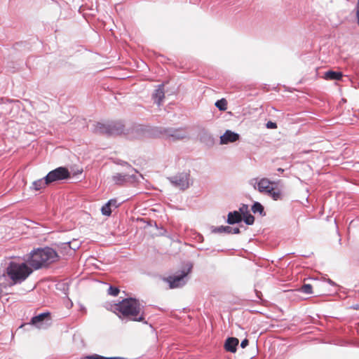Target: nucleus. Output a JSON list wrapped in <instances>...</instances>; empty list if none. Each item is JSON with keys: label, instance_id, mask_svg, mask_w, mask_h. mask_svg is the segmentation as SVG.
Segmentation results:
<instances>
[{"label": "nucleus", "instance_id": "1", "mask_svg": "<svg viewBox=\"0 0 359 359\" xmlns=\"http://www.w3.org/2000/svg\"><path fill=\"white\" fill-rule=\"evenodd\" d=\"M144 306L135 298L124 299L114 306V312L122 320L143 322L147 324L144 321Z\"/></svg>", "mask_w": 359, "mask_h": 359}, {"label": "nucleus", "instance_id": "2", "mask_svg": "<svg viewBox=\"0 0 359 359\" xmlns=\"http://www.w3.org/2000/svg\"><path fill=\"white\" fill-rule=\"evenodd\" d=\"M58 255L55 250L49 247L33 249L25 261L33 270L46 268L57 260Z\"/></svg>", "mask_w": 359, "mask_h": 359}, {"label": "nucleus", "instance_id": "3", "mask_svg": "<svg viewBox=\"0 0 359 359\" xmlns=\"http://www.w3.org/2000/svg\"><path fill=\"white\" fill-rule=\"evenodd\" d=\"M7 273L15 283L24 281L32 272L33 269L26 262L11 261L7 267Z\"/></svg>", "mask_w": 359, "mask_h": 359}, {"label": "nucleus", "instance_id": "4", "mask_svg": "<svg viewBox=\"0 0 359 359\" xmlns=\"http://www.w3.org/2000/svg\"><path fill=\"white\" fill-rule=\"evenodd\" d=\"M124 126L121 122H97L93 125V132L96 134L116 135L123 133Z\"/></svg>", "mask_w": 359, "mask_h": 359}, {"label": "nucleus", "instance_id": "5", "mask_svg": "<svg viewBox=\"0 0 359 359\" xmlns=\"http://www.w3.org/2000/svg\"><path fill=\"white\" fill-rule=\"evenodd\" d=\"M193 265L191 263H187L183 269L177 274L169 276L165 279L170 288H177L186 284L188 280V275L191 271Z\"/></svg>", "mask_w": 359, "mask_h": 359}, {"label": "nucleus", "instance_id": "6", "mask_svg": "<svg viewBox=\"0 0 359 359\" xmlns=\"http://www.w3.org/2000/svg\"><path fill=\"white\" fill-rule=\"evenodd\" d=\"M168 180L172 186L182 191L188 189L190 186V175L187 172L177 173L168 177Z\"/></svg>", "mask_w": 359, "mask_h": 359}, {"label": "nucleus", "instance_id": "7", "mask_svg": "<svg viewBox=\"0 0 359 359\" xmlns=\"http://www.w3.org/2000/svg\"><path fill=\"white\" fill-rule=\"evenodd\" d=\"M47 182L51 184L55 182L67 180L70 177V172L65 167H58L50 171L46 176Z\"/></svg>", "mask_w": 359, "mask_h": 359}, {"label": "nucleus", "instance_id": "8", "mask_svg": "<svg viewBox=\"0 0 359 359\" xmlns=\"http://www.w3.org/2000/svg\"><path fill=\"white\" fill-rule=\"evenodd\" d=\"M250 184L252 185L255 189L258 190L260 193L268 194L272 191V182L267 178H262L259 180L257 178H253L250 180Z\"/></svg>", "mask_w": 359, "mask_h": 359}, {"label": "nucleus", "instance_id": "9", "mask_svg": "<svg viewBox=\"0 0 359 359\" xmlns=\"http://www.w3.org/2000/svg\"><path fill=\"white\" fill-rule=\"evenodd\" d=\"M49 313H42L38 316L32 318L30 323L38 329H46L50 324V318Z\"/></svg>", "mask_w": 359, "mask_h": 359}, {"label": "nucleus", "instance_id": "10", "mask_svg": "<svg viewBox=\"0 0 359 359\" xmlns=\"http://www.w3.org/2000/svg\"><path fill=\"white\" fill-rule=\"evenodd\" d=\"M135 173L130 171H128L126 174L116 173L112 176V180L118 185L123 184L127 182H135L138 180Z\"/></svg>", "mask_w": 359, "mask_h": 359}, {"label": "nucleus", "instance_id": "11", "mask_svg": "<svg viewBox=\"0 0 359 359\" xmlns=\"http://www.w3.org/2000/svg\"><path fill=\"white\" fill-rule=\"evenodd\" d=\"M239 134L234 133L231 130H227L221 137H220V144H226L231 142H235L239 139Z\"/></svg>", "mask_w": 359, "mask_h": 359}, {"label": "nucleus", "instance_id": "12", "mask_svg": "<svg viewBox=\"0 0 359 359\" xmlns=\"http://www.w3.org/2000/svg\"><path fill=\"white\" fill-rule=\"evenodd\" d=\"M165 135L172 140L184 139L187 137V133L182 129L170 128L165 131Z\"/></svg>", "mask_w": 359, "mask_h": 359}, {"label": "nucleus", "instance_id": "13", "mask_svg": "<svg viewBox=\"0 0 359 359\" xmlns=\"http://www.w3.org/2000/svg\"><path fill=\"white\" fill-rule=\"evenodd\" d=\"M238 343L239 341L237 338L229 337L225 341L224 348L227 351L235 353Z\"/></svg>", "mask_w": 359, "mask_h": 359}, {"label": "nucleus", "instance_id": "14", "mask_svg": "<svg viewBox=\"0 0 359 359\" xmlns=\"http://www.w3.org/2000/svg\"><path fill=\"white\" fill-rule=\"evenodd\" d=\"M165 97L163 85H159L158 88L155 90V92L153 94V98L154 99V102L156 103L158 106L161 104L162 100Z\"/></svg>", "mask_w": 359, "mask_h": 359}, {"label": "nucleus", "instance_id": "15", "mask_svg": "<svg viewBox=\"0 0 359 359\" xmlns=\"http://www.w3.org/2000/svg\"><path fill=\"white\" fill-rule=\"evenodd\" d=\"M241 214L238 211L229 212L227 217L226 222L229 224H234L242 221Z\"/></svg>", "mask_w": 359, "mask_h": 359}, {"label": "nucleus", "instance_id": "16", "mask_svg": "<svg viewBox=\"0 0 359 359\" xmlns=\"http://www.w3.org/2000/svg\"><path fill=\"white\" fill-rule=\"evenodd\" d=\"M343 74L341 72H334L329 70L325 72L323 78L330 81H339L341 79Z\"/></svg>", "mask_w": 359, "mask_h": 359}, {"label": "nucleus", "instance_id": "17", "mask_svg": "<svg viewBox=\"0 0 359 359\" xmlns=\"http://www.w3.org/2000/svg\"><path fill=\"white\" fill-rule=\"evenodd\" d=\"M48 184H50L47 182L46 177H44L41 179L33 182L31 188L36 191H39L45 188Z\"/></svg>", "mask_w": 359, "mask_h": 359}, {"label": "nucleus", "instance_id": "18", "mask_svg": "<svg viewBox=\"0 0 359 359\" xmlns=\"http://www.w3.org/2000/svg\"><path fill=\"white\" fill-rule=\"evenodd\" d=\"M232 230L233 228L229 226H220L217 227H213L212 229V232L218 233H231Z\"/></svg>", "mask_w": 359, "mask_h": 359}, {"label": "nucleus", "instance_id": "19", "mask_svg": "<svg viewBox=\"0 0 359 359\" xmlns=\"http://www.w3.org/2000/svg\"><path fill=\"white\" fill-rule=\"evenodd\" d=\"M270 196L274 201H278L283 199V194L280 191H275L273 188H272V191L267 194Z\"/></svg>", "mask_w": 359, "mask_h": 359}, {"label": "nucleus", "instance_id": "20", "mask_svg": "<svg viewBox=\"0 0 359 359\" xmlns=\"http://www.w3.org/2000/svg\"><path fill=\"white\" fill-rule=\"evenodd\" d=\"M252 211L253 212V213L256 214V213H259L260 215H264V207L263 205L259 203V202H255L252 206Z\"/></svg>", "mask_w": 359, "mask_h": 359}, {"label": "nucleus", "instance_id": "21", "mask_svg": "<svg viewBox=\"0 0 359 359\" xmlns=\"http://www.w3.org/2000/svg\"><path fill=\"white\" fill-rule=\"evenodd\" d=\"M215 106L220 110V111H225L227 108V102L225 99L222 98L221 100H217L215 102Z\"/></svg>", "mask_w": 359, "mask_h": 359}, {"label": "nucleus", "instance_id": "22", "mask_svg": "<svg viewBox=\"0 0 359 359\" xmlns=\"http://www.w3.org/2000/svg\"><path fill=\"white\" fill-rule=\"evenodd\" d=\"M63 245L69 247V250L72 252H74L76 249L79 248V245L77 241H74L73 242L63 243Z\"/></svg>", "mask_w": 359, "mask_h": 359}, {"label": "nucleus", "instance_id": "23", "mask_svg": "<svg viewBox=\"0 0 359 359\" xmlns=\"http://www.w3.org/2000/svg\"><path fill=\"white\" fill-rule=\"evenodd\" d=\"M101 212L105 216H109L111 214V207L108 205V202L102 207Z\"/></svg>", "mask_w": 359, "mask_h": 359}, {"label": "nucleus", "instance_id": "24", "mask_svg": "<svg viewBox=\"0 0 359 359\" xmlns=\"http://www.w3.org/2000/svg\"><path fill=\"white\" fill-rule=\"evenodd\" d=\"M300 291L307 294H312V286L310 284H304L302 286Z\"/></svg>", "mask_w": 359, "mask_h": 359}, {"label": "nucleus", "instance_id": "25", "mask_svg": "<svg viewBox=\"0 0 359 359\" xmlns=\"http://www.w3.org/2000/svg\"><path fill=\"white\" fill-rule=\"evenodd\" d=\"M245 223L248 225H252L255 222V217L251 214L244 215L243 219Z\"/></svg>", "mask_w": 359, "mask_h": 359}, {"label": "nucleus", "instance_id": "26", "mask_svg": "<svg viewBox=\"0 0 359 359\" xmlns=\"http://www.w3.org/2000/svg\"><path fill=\"white\" fill-rule=\"evenodd\" d=\"M88 359H122L120 357H104L97 354H94L87 357Z\"/></svg>", "mask_w": 359, "mask_h": 359}, {"label": "nucleus", "instance_id": "27", "mask_svg": "<svg viewBox=\"0 0 359 359\" xmlns=\"http://www.w3.org/2000/svg\"><path fill=\"white\" fill-rule=\"evenodd\" d=\"M108 293L110 295H112L114 297H116L119 293V289L116 287L110 286L108 289Z\"/></svg>", "mask_w": 359, "mask_h": 359}, {"label": "nucleus", "instance_id": "28", "mask_svg": "<svg viewBox=\"0 0 359 359\" xmlns=\"http://www.w3.org/2000/svg\"><path fill=\"white\" fill-rule=\"evenodd\" d=\"M118 164H120L121 165H125L128 168V171L133 172H137V170L133 168L130 165H129L127 162L123 161H117Z\"/></svg>", "mask_w": 359, "mask_h": 359}, {"label": "nucleus", "instance_id": "29", "mask_svg": "<svg viewBox=\"0 0 359 359\" xmlns=\"http://www.w3.org/2000/svg\"><path fill=\"white\" fill-rule=\"evenodd\" d=\"M108 205H110V206L111 208H118V203L117 202V200L116 199H110L109 201H108Z\"/></svg>", "mask_w": 359, "mask_h": 359}, {"label": "nucleus", "instance_id": "30", "mask_svg": "<svg viewBox=\"0 0 359 359\" xmlns=\"http://www.w3.org/2000/svg\"><path fill=\"white\" fill-rule=\"evenodd\" d=\"M355 11V16H356V19H357V23L359 26V0L357 1Z\"/></svg>", "mask_w": 359, "mask_h": 359}, {"label": "nucleus", "instance_id": "31", "mask_svg": "<svg viewBox=\"0 0 359 359\" xmlns=\"http://www.w3.org/2000/svg\"><path fill=\"white\" fill-rule=\"evenodd\" d=\"M267 128L275 129L277 128V124L272 121H268L266 124Z\"/></svg>", "mask_w": 359, "mask_h": 359}, {"label": "nucleus", "instance_id": "32", "mask_svg": "<svg viewBox=\"0 0 359 359\" xmlns=\"http://www.w3.org/2000/svg\"><path fill=\"white\" fill-rule=\"evenodd\" d=\"M239 210L244 215H245V213H248V206L247 205H243L239 208Z\"/></svg>", "mask_w": 359, "mask_h": 359}, {"label": "nucleus", "instance_id": "33", "mask_svg": "<svg viewBox=\"0 0 359 359\" xmlns=\"http://www.w3.org/2000/svg\"><path fill=\"white\" fill-rule=\"evenodd\" d=\"M249 344V341L247 339H243L241 343V346L243 348H245Z\"/></svg>", "mask_w": 359, "mask_h": 359}, {"label": "nucleus", "instance_id": "34", "mask_svg": "<svg viewBox=\"0 0 359 359\" xmlns=\"http://www.w3.org/2000/svg\"><path fill=\"white\" fill-rule=\"evenodd\" d=\"M325 281L330 284V285H332V286H336V287H340L339 285H337L333 280H332L330 278H327L325 280Z\"/></svg>", "mask_w": 359, "mask_h": 359}, {"label": "nucleus", "instance_id": "35", "mask_svg": "<svg viewBox=\"0 0 359 359\" xmlns=\"http://www.w3.org/2000/svg\"><path fill=\"white\" fill-rule=\"evenodd\" d=\"M240 233V229L237 227L236 228H233V230L231 231V233H233V234H238Z\"/></svg>", "mask_w": 359, "mask_h": 359}, {"label": "nucleus", "instance_id": "36", "mask_svg": "<svg viewBox=\"0 0 359 359\" xmlns=\"http://www.w3.org/2000/svg\"><path fill=\"white\" fill-rule=\"evenodd\" d=\"M62 249H64L65 250H67V253L69 254L70 253L71 254V252L72 251H69V247H66V246H64L63 245V243H62V247H61Z\"/></svg>", "mask_w": 359, "mask_h": 359}, {"label": "nucleus", "instance_id": "37", "mask_svg": "<svg viewBox=\"0 0 359 359\" xmlns=\"http://www.w3.org/2000/svg\"><path fill=\"white\" fill-rule=\"evenodd\" d=\"M278 171H279V172H283V169H281V168H279V169H278Z\"/></svg>", "mask_w": 359, "mask_h": 359}]
</instances>
